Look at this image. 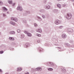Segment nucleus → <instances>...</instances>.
Listing matches in <instances>:
<instances>
[{
	"label": "nucleus",
	"instance_id": "nucleus-34",
	"mask_svg": "<svg viewBox=\"0 0 74 74\" xmlns=\"http://www.w3.org/2000/svg\"><path fill=\"white\" fill-rule=\"evenodd\" d=\"M51 66H54V64L52 62H51Z\"/></svg>",
	"mask_w": 74,
	"mask_h": 74
},
{
	"label": "nucleus",
	"instance_id": "nucleus-13",
	"mask_svg": "<svg viewBox=\"0 0 74 74\" xmlns=\"http://www.w3.org/2000/svg\"><path fill=\"white\" fill-rule=\"evenodd\" d=\"M9 39L10 40H11L12 41H14V38H12V37H9Z\"/></svg>",
	"mask_w": 74,
	"mask_h": 74
},
{
	"label": "nucleus",
	"instance_id": "nucleus-28",
	"mask_svg": "<svg viewBox=\"0 0 74 74\" xmlns=\"http://www.w3.org/2000/svg\"><path fill=\"white\" fill-rule=\"evenodd\" d=\"M17 32H18V33H21V31L19 29H18L17 30Z\"/></svg>",
	"mask_w": 74,
	"mask_h": 74
},
{
	"label": "nucleus",
	"instance_id": "nucleus-27",
	"mask_svg": "<svg viewBox=\"0 0 74 74\" xmlns=\"http://www.w3.org/2000/svg\"><path fill=\"white\" fill-rule=\"evenodd\" d=\"M34 26L35 27H37V26H38V25L36 23H34Z\"/></svg>",
	"mask_w": 74,
	"mask_h": 74
},
{
	"label": "nucleus",
	"instance_id": "nucleus-17",
	"mask_svg": "<svg viewBox=\"0 0 74 74\" xmlns=\"http://www.w3.org/2000/svg\"><path fill=\"white\" fill-rule=\"evenodd\" d=\"M61 70L63 73H66V70L64 69H61Z\"/></svg>",
	"mask_w": 74,
	"mask_h": 74
},
{
	"label": "nucleus",
	"instance_id": "nucleus-4",
	"mask_svg": "<svg viewBox=\"0 0 74 74\" xmlns=\"http://www.w3.org/2000/svg\"><path fill=\"white\" fill-rule=\"evenodd\" d=\"M67 32L69 33H73V29L71 28H68L67 29Z\"/></svg>",
	"mask_w": 74,
	"mask_h": 74
},
{
	"label": "nucleus",
	"instance_id": "nucleus-50",
	"mask_svg": "<svg viewBox=\"0 0 74 74\" xmlns=\"http://www.w3.org/2000/svg\"><path fill=\"white\" fill-rule=\"evenodd\" d=\"M58 1H60V0H57Z\"/></svg>",
	"mask_w": 74,
	"mask_h": 74
},
{
	"label": "nucleus",
	"instance_id": "nucleus-30",
	"mask_svg": "<svg viewBox=\"0 0 74 74\" xmlns=\"http://www.w3.org/2000/svg\"><path fill=\"white\" fill-rule=\"evenodd\" d=\"M26 12L27 14H30V12L29 11H26Z\"/></svg>",
	"mask_w": 74,
	"mask_h": 74
},
{
	"label": "nucleus",
	"instance_id": "nucleus-47",
	"mask_svg": "<svg viewBox=\"0 0 74 74\" xmlns=\"http://www.w3.org/2000/svg\"><path fill=\"white\" fill-rule=\"evenodd\" d=\"M5 74H8V73H5Z\"/></svg>",
	"mask_w": 74,
	"mask_h": 74
},
{
	"label": "nucleus",
	"instance_id": "nucleus-29",
	"mask_svg": "<svg viewBox=\"0 0 74 74\" xmlns=\"http://www.w3.org/2000/svg\"><path fill=\"white\" fill-rule=\"evenodd\" d=\"M36 36H38V37H41V34H36Z\"/></svg>",
	"mask_w": 74,
	"mask_h": 74
},
{
	"label": "nucleus",
	"instance_id": "nucleus-7",
	"mask_svg": "<svg viewBox=\"0 0 74 74\" xmlns=\"http://www.w3.org/2000/svg\"><path fill=\"white\" fill-rule=\"evenodd\" d=\"M36 32L38 33H42V30L41 28H39L36 30Z\"/></svg>",
	"mask_w": 74,
	"mask_h": 74
},
{
	"label": "nucleus",
	"instance_id": "nucleus-24",
	"mask_svg": "<svg viewBox=\"0 0 74 74\" xmlns=\"http://www.w3.org/2000/svg\"><path fill=\"white\" fill-rule=\"evenodd\" d=\"M42 16L43 19H45V16L44 14H42Z\"/></svg>",
	"mask_w": 74,
	"mask_h": 74
},
{
	"label": "nucleus",
	"instance_id": "nucleus-10",
	"mask_svg": "<svg viewBox=\"0 0 74 74\" xmlns=\"http://www.w3.org/2000/svg\"><path fill=\"white\" fill-rule=\"evenodd\" d=\"M45 7H46L47 10H48V9L50 8V6L48 5H47L45 6Z\"/></svg>",
	"mask_w": 74,
	"mask_h": 74
},
{
	"label": "nucleus",
	"instance_id": "nucleus-21",
	"mask_svg": "<svg viewBox=\"0 0 74 74\" xmlns=\"http://www.w3.org/2000/svg\"><path fill=\"white\" fill-rule=\"evenodd\" d=\"M37 18L38 19V20L39 21H41V20H42V19H41V18H40V17L38 16H37Z\"/></svg>",
	"mask_w": 74,
	"mask_h": 74
},
{
	"label": "nucleus",
	"instance_id": "nucleus-43",
	"mask_svg": "<svg viewBox=\"0 0 74 74\" xmlns=\"http://www.w3.org/2000/svg\"><path fill=\"white\" fill-rule=\"evenodd\" d=\"M3 16H6V15L5 14H3Z\"/></svg>",
	"mask_w": 74,
	"mask_h": 74
},
{
	"label": "nucleus",
	"instance_id": "nucleus-26",
	"mask_svg": "<svg viewBox=\"0 0 74 74\" xmlns=\"http://www.w3.org/2000/svg\"><path fill=\"white\" fill-rule=\"evenodd\" d=\"M3 10H5V11H7L8 9H7V8L4 7H3Z\"/></svg>",
	"mask_w": 74,
	"mask_h": 74
},
{
	"label": "nucleus",
	"instance_id": "nucleus-11",
	"mask_svg": "<svg viewBox=\"0 0 74 74\" xmlns=\"http://www.w3.org/2000/svg\"><path fill=\"white\" fill-rule=\"evenodd\" d=\"M51 62H48L47 63V66H49L50 67H51Z\"/></svg>",
	"mask_w": 74,
	"mask_h": 74
},
{
	"label": "nucleus",
	"instance_id": "nucleus-45",
	"mask_svg": "<svg viewBox=\"0 0 74 74\" xmlns=\"http://www.w3.org/2000/svg\"><path fill=\"white\" fill-rule=\"evenodd\" d=\"M29 73L28 72H27L26 73H25V74H29Z\"/></svg>",
	"mask_w": 74,
	"mask_h": 74
},
{
	"label": "nucleus",
	"instance_id": "nucleus-8",
	"mask_svg": "<svg viewBox=\"0 0 74 74\" xmlns=\"http://www.w3.org/2000/svg\"><path fill=\"white\" fill-rule=\"evenodd\" d=\"M62 37L63 38H65L67 37V36H66V34H63L62 35Z\"/></svg>",
	"mask_w": 74,
	"mask_h": 74
},
{
	"label": "nucleus",
	"instance_id": "nucleus-16",
	"mask_svg": "<svg viewBox=\"0 0 74 74\" xmlns=\"http://www.w3.org/2000/svg\"><path fill=\"white\" fill-rule=\"evenodd\" d=\"M22 70V68H18L17 69V71H21Z\"/></svg>",
	"mask_w": 74,
	"mask_h": 74
},
{
	"label": "nucleus",
	"instance_id": "nucleus-49",
	"mask_svg": "<svg viewBox=\"0 0 74 74\" xmlns=\"http://www.w3.org/2000/svg\"><path fill=\"white\" fill-rule=\"evenodd\" d=\"M33 0V1H36V0Z\"/></svg>",
	"mask_w": 74,
	"mask_h": 74
},
{
	"label": "nucleus",
	"instance_id": "nucleus-38",
	"mask_svg": "<svg viewBox=\"0 0 74 74\" xmlns=\"http://www.w3.org/2000/svg\"><path fill=\"white\" fill-rule=\"evenodd\" d=\"M56 48H59V49H62V48L61 47H56Z\"/></svg>",
	"mask_w": 74,
	"mask_h": 74
},
{
	"label": "nucleus",
	"instance_id": "nucleus-2",
	"mask_svg": "<svg viewBox=\"0 0 74 74\" xmlns=\"http://www.w3.org/2000/svg\"><path fill=\"white\" fill-rule=\"evenodd\" d=\"M71 18V13H69L67 14V15L66 16V18L68 19H70Z\"/></svg>",
	"mask_w": 74,
	"mask_h": 74
},
{
	"label": "nucleus",
	"instance_id": "nucleus-22",
	"mask_svg": "<svg viewBox=\"0 0 74 74\" xmlns=\"http://www.w3.org/2000/svg\"><path fill=\"white\" fill-rule=\"evenodd\" d=\"M8 2L10 4H11L12 3V0H9L8 1Z\"/></svg>",
	"mask_w": 74,
	"mask_h": 74
},
{
	"label": "nucleus",
	"instance_id": "nucleus-20",
	"mask_svg": "<svg viewBox=\"0 0 74 74\" xmlns=\"http://www.w3.org/2000/svg\"><path fill=\"white\" fill-rule=\"evenodd\" d=\"M53 12L56 13V12H58V10L56 9H54L53 10Z\"/></svg>",
	"mask_w": 74,
	"mask_h": 74
},
{
	"label": "nucleus",
	"instance_id": "nucleus-44",
	"mask_svg": "<svg viewBox=\"0 0 74 74\" xmlns=\"http://www.w3.org/2000/svg\"><path fill=\"white\" fill-rule=\"evenodd\" d=\"M49 4H50V5H51V4H52V3L51 2H49Z\"/></svg>",
	"mask_w": 74,
	"mask_h": 74
},
{
	"label": "nucleus",
	"instance_id": "nucleus-48",
	"mask_svg": "<svg viewBox=\"0 0 74 74\" xmlns=\"http://www.w3.org/2000/svg\"><path fill=\"white\" fill-rule=\"evenodd\" d=\"M7 14H9V12H7Z\"/></svg>",
	"mask_w": 74,
	"mask_h": 74
},
{
	"label": "nucleus",
	"instance_id": "nucleus-36",
	"mask_svg": "<svg viewBox=\"0 0 74 74\" xmlns=\"http://www.w3.org/2000/svg\"><path fill=\"white\" fill-rule=\"evenodd\" d=\"M43 50V49H39V51L40 52H41V51H42V50Z\"/></svg>",
	"mask_w": 74,
	"mask_h": 74
},
{
	"label": "nucleus",
	"instance_id": "nucleus-9",
	"mask_svg": "<svg viewBox=\"0 0 74 74\" xmlns=\"http://www.w3.org/2000/svg\"><path fill=\"white\" fill-rule=\"evenodd\" d=\"M39 11L40 12H42V13H43V14L45 12V10L43 9H40L39 10Z\"/></svg>",
	"mask_w": 74,
	"mask_h": 74
},
{
	"label": "nucleus",
	"instance_id": "nucleus-42",
	"mask_svg": "<svg viewBox=\"0 0 74 74\" xmlns=\"http://www.w3.org/2000/svg\"><path fill=\"white\" fill-rule=\"evenodd\" d=\"M15 3H14L13 4H12L13 6H14V5H15Z\"/></svg>",
	"mask_w": 74,
	"mask_h": 74
},
{
	"label": "nucleus",
	"instance_id": "nucleus-39",
	"mask_svg": "<svg viewBox=\"0 0 74 74\" xmlns=\"http://www.w3.org/2000/svg\"><path fill=\"white\" fill-rule=\"evenodd\" d=\"M70 1H71L72 3H73L74 2V0H69Z\"/></svg>",
	"mask_w": 74,
	"mask_h": 74
},
{
	"label": "nucleus",
	"instance_id": "nucleus-51",
	"mask_svg": "<svg viewBox=\"0 0 74 74\" xmlns=\"http://www.w3.org/2000/svg\"><path fill=\"white\" fill-rule=\"evenodd\" d=\"M1 34V33L0 32V35Z\"/></svg>",
	"mask_w": 74,
	"mask_h": 74
},
{
	"label": "nucleus",
	"instance_id": "nucleus-40",
	"mask_svg": "<svg viewBox=\"0 0 74 74\" xmlns=\"http://www.w3.org/2000/svg\"><path fill=\"white\" fill-rule=\"evenodd\" d=\"M25 47L26 48H27V47H28V46L27 45V44L25 46Z\"/></svg>",
	"mask_w": 74,
	"mask_h": 74
},
{
	"label": "nucleus",
	"instance_id": "nucleus-5",
	"mask_svg": "<svg viewBox=\"0 0 74 74\" xmlns=\"http://www.w3.org/2000/svg\"><path fill=\"white\" fill-rule=\"evenodd\" d=\"M12 21H14L15 22H17L18 21V19L17 18L14 17H12L11 18Z\"/></svg>",
	"mask_w": 74,
	"mask_h": 74
},
{
	"label": "nucleus",
	"instance_id": "nucleus-12",
	"mask_svg": "<svg viewBox=\"0 0 74 74\" xmlns=\"http://www.w3.org/2000/svg\"><path fill=\"white\" fill-rule=\"evenodd\" d=\"M9 33L10 34H15V32L14 31H11Z\"/></svg>",
	"mask_w": 74,
	"mask_h": 74
},
{
	"label": "nucleus",
	"instance_id": "nucleus-1",
	"mask_svg": "<svg viewBox=\"0 0 74 74\" xmlns=\"http://www.w3.org/2000/svg\"><path fill=\"white\" fill-rule=\"evenodd\" d=\"M17 10L18 11H22L23 10V8L21 6H18L17 8Z\"/></svg>",
	"mask_w": 74,
	"mask_h": 74
},
{
	"label": "nucleus",
	"instance_id": "nucleus-15",
	"mask_svg": "<svg viewBox=\"0 0 74 74\" xmlns=\"http://www.w3.org/2000/svg\"><path fill=\"white\" fill-rule=\"evenodd\" d=\"M48 71H53V69L52 68H48L47 69Z\"/></svg>",
	"mask_w": 74,
	"mask_h": 74
},
{
	"label": "nucleus",
	"instance_id": "nucleus-3",
	"mask_svg": "<svg viewBox=\"0 0 74 74\" xmlns=\"http://www.w3.org/2000/svg\"><path fill=\"white\" fill-rule=\"evenodd\" d=\"M61 23V21L58 20H56L55 21V24L56 25H59V24H60Z\"/></svg>",
	"mask_w": 74,
	"mask_h": 74
},
{
	"label": "nucleus",
	"instance_id": "nucleus-41",
	"mask_svg": "<svg viewBox=\"0 0 74 74\" xmlns=\"http://www.w3.org/2000/svg\"><path fill=\"white\" fill-rule=\"evenodd\" d=\"M24 33H25V34H27V32L26 31H25L24 32Z\"/></svg>",
	"mask_w": 74,
	"mask_h": 74
},
{
	"label": "nucleus",
	"instance_id": "nucleus-31",
	"mask_svg": "<svg viewBox=\"0 0 74 74\" xmlns=\"http://www.w3.org/2000/svg\"><path fill=\"white\" fill-rule=\"evenodd\" d=\"M3 2L1 1H0V5H3Z\"/></svg>",
	"mask_w": 74,
	"mask_h": 74
},
{
	"label": "nucleus",
	"instance_id": "nucleus-18",
	"mask_svg": "<svg viewBox=\"0 0 74 74\" xmlns=\"http://www.w3.org/2000/svg\"><path fill=\"white\" fill-rule=\"evenodd\" d=\"M23 23H25V24H26V23H27V22H26V20L25 19L23 20Z\"/></svg>",
	"mask_w": 74,
	"mask_h": 74
},
{
	"label": "nucleus",
	"instance_id": "nucleus-6",
	"mask_svg": "<svg viewBox=\"0 0 74 74\" xmlns=\"http://www.w3.org/2000/svg\"><path fill=\"white\" fill-rule=\"evenodd\" d=\"M35 70H36V71H40L42 70V69L40 67H39L36 68L35 69Z\"/></svg>",
	"mask_w": 74,
	"mask_h": 74
},
{
	"label": "nucleus",
	"instance_id": "nucleus-19",
	"mask_svg": "<svg viewBox=\"0 0 74 74\" xmlns=\"http://www.w3.org/2000/svg\"><path fill=\"white\" fill-rule=\"evenodd\" d=\"M27 36L28 37H32V34L30 33H27Z\"/></svg>",
	"mask_w": 74,
	"mask_h": 74
},
{
	"label": "nucleus",
	"instance_id": "nucleus-32",
	"mask_svg": "<svg viewBox=\"0 0 74 74\" xmlns=\"http://www.w3.org/2000/svg\"><path fill=\"white\" fill-rule=\"evenodd\" d=\"M4 53V52H3V51H0V54H2V53Z\"/></svg>",
	"mask_w": 74,
	"mask_h": 74
},
{
	"label": "nucleus",
	"instance_id": "nucleus-25",
	"mask_svg": "<svg viewBox=\"0 0 74 74\" xmlns=\"http://www.w3.org/2000/svg\"><path fill=\"white\" fill-rule=\"evenodd\" d=\"M24 37H25V36L23 34H22L21 35V38H24Z\"/></svg>",
	"mask_w": 74,
	"mask_h": 74
},
{
	"label": "nucleus",
	"instance_id": "nucleus-33",
	"mask_svg": "<svg viewBox=\"0 0 74 74\" xmlns=\"http://www.w3.org/2000/svg\"><path fill=\"white\" fill-rule=\"evenodd\" d=\"M64 44L65 45H67V46H69L70 45V44L67 43H65Z\"/></svg>",
	"mask_w": 74,
	"mask_h": 74
},
{
	"label": "nucleus",
	"instance_id": "nucleus-46",
	"mask_svg": "<svg viewBox=\"0 0 74 74\" xmlns=\"http://www.w3.org/2000/svg\"><path fill=\"white\" fill-rule=\"evenodd\" d=\"M0 72H2V70L0 69Z\"/></svg>",
	"mask_w": 74,
	"mask_h": 74
},
{
	"label": "nucleus",
	"instance_id": "nucleus-14",
	"mask_svg": "<svg viewBox=\"0 0 74 74\" xmlns=\"http://www.w3.org/2000/svg\"><path fill=\"white\" fill-rule=\"evenodd\" d=\"M10 24H11V25H15V23H14V22H13L12 21H11L10 22Z\"/></svg>",
	"mask_w": 74,
	"mask_h": 74
},
{
	"label": "nucleus",
	"instance_id": "nucleus-37",
	"mask_svg": "<svg viewBox=\"0 0 74 74\" xmlns=\"http://www.w3.org/2000/svg\"><path fill=\"white\" fill-rule=\"evenodd\" d=\"M37 42H40V40H38L37 41Z\"/></svg>",
	"mask_w": 74,
	"mask_h": 74
},
{
	"label": "nucleus",
	"instance_id": "nucleus-23",
	"mask_svg": "<svg viewBox=\"0 0 74 74\" xmlns=\"http://www.w3.org/2000/svg\"><path fill=\"white\" fill-rule=\"evenodd\" d=\"M57 7H58L59 8H61V5L59 4H57Z\"/></svg>",
	"mask_w": 74,
	"mask_h": 74
},
{
	"label": "nucleus",
	"instance_id": "nucleus-35",
	"mask_svg": "<svg viewBox=\"0 0 74 74\" xmlns=\"http://www.w3.org/2000/svg\"><path fill=\"white\" fill-rule=\"evenodd\" d=\"M63 26H60V27H59V28L60 29H62V28H63Z\"/></svg>",
	"mask_w": 74,
	"mask_h": 74
}]
</instances>
